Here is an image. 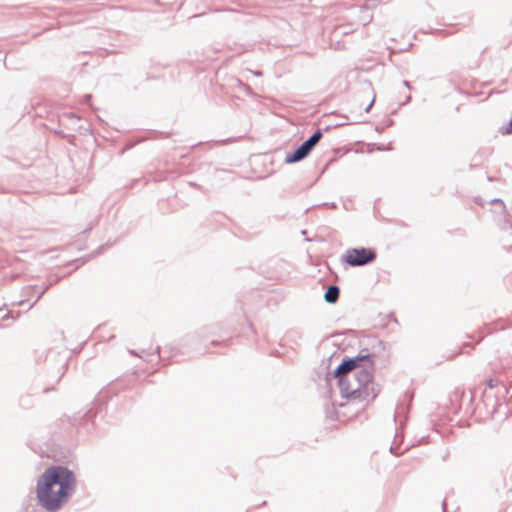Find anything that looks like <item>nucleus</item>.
<instances>
[{
    "mask_svg": "<svg viewBox=\"0 0 512 512\" xmlns=\"http://www.w3.org/2000/svg\"><path fill=\"white\" fill-rule=\"evenodd\" d=\"M504 134H512V119L508 123V125L505 127V130L503 132Z\"/></svg>",
    "mask_w": 512,
    "mask_h": 512,
    "instance_id": "7",
    "label": "nucleus"
},
{
    "mask_svg": "<svg viewBox=\"0 0 512 512\" xmlns=\"http://www.w3.org/2000/svg\"><path fill=\"white\" fill-rule=\"evenodd\" d=\"M489 387H490V388H493V387H494V384H493V381H492V380H490V381H489Z\"/></svg>",
    "mask_w": 512,
    "mask_h": 512,
    "instance_id": "8",
    "label": "nucleus"
},
{
    "mask_svg": "<svg viewBox=\"0 0 512 512\" xmlns=\"http://www.w3.org/2000/svg\"><path fill=\"white\" fill-rule=\"evenodd\" d=\"M370 362V355H358L345 358L334 371L343 397L364 401L373 400L379 393L378 386L373 381L371 364L369 367L361 363Z\"/></svg>",
    "mask_w": 512,
    "mask_h": 512,
    "instance_id": "1",
    "label": "nucleus"
},
{
    "mask_svg": "<svg viewBox=\"0 0 512 512\" xmlns=\"http://www.w3.org/2000/svg\"><path fill=\"white\" fill-rule=\"evenodd\" d=\"M322 138V132L316 131L308 140H306L300 147H298L293 153L287 155L286 162L294 163L304 159L314 148V146Z\"/></svg>",
    "mask_w": 512,
    "mask_h": 512,
    "instance_id": "4",
    "label": "nucleus"
},
{
    "mask_svg": "<svg viewBox=\"0 0 512 512\" xmlns=\"http://www.w3.org/2000/svg\"><path fill=\"white\" fill-rule=\"evenodd\" d=\"M339 297V288L337 286H330L325 292L324 298L329 303H335Z\"/></svg>",
    "mask_w": 512,
    "mask_h": 512,
    "instance_id": "5",
    "label": "nucleus"
},
{
    "mask_svg": "<svg viewBox=\"0 0 512 512\" xmlns=\"http://www.w3.org/2000/svg\"><path fill=\"white\" fill-rule=\"evenodd\" d=\"M375 258V250L361 247L348 249L342 259L349 266H363L373 262Z\"/></svg>",
    "mask_w": 512,
    "mask_h": 512,
    "instance_id": "3",
    "label": "nucleus"
},
{
    "mask_svg": "<svg viewBox=\"0 0 512 512\" xmlns=\"http://www.w3.org/2000/svg\"><path fill=\"white\" fill-rule=\"evenodd\" d=\"M76 488L74 473L64 466L47 468L37 480V499L48 512H57Z\"/></svg>",
    "mask_w": 512,
    "mask_h": 512,
    "instance_id": "2",
    "label": "nucleus"
},
{
    "mask_svg": "<svg viewBox=\"0 0 512 512\" xmlns=\"http://www.w3.org/2000/svg\"><path fill=\"white\" fill-rule=\"evenodd\" d=\"M442 508H443V512H445V508H446V503L445 502L442 503Z\"/></svg>",
    "mask_w": 512,
    "mask_h": 512,
    "instance_id": "9",
    "label": "nucleus"
},
{
    "mask_svg": "<svg viewBox=\"0 0 512 512\" xmlns=\"http://www.w3.org/2000/svg\"><path fill=\"white\" fill-rule=\"evenodd\" d=\"M129 353L133 356L140 357L144 359L145 361H152V359H149L148 357H158L159 355V347L156 348L155 353H146L144 350L141 351V353L136 352L135 350H129Z\"/></svg>",
    "mask_w": 512,
    "mask_h": 512,
    "instance_id": "6",
    "label": "nucleus"
},
{
    "mask_svg": "<svg viewBox=\"0 0 512 512\" xmlns=\"http://www.w3.org/2000/svg\"><path fill=\"white\" fill-rule=\"evenodd\" d=\"M373 102H374V100H372V101L370 102V105L368 106L367 111H368V110H369V108L373 105Z\"/></svg>",
    "mask_w": 512,
    "mask_h": 512,
    "instance_id": "10",
    "label": "nucleus"
}]
</instances>
